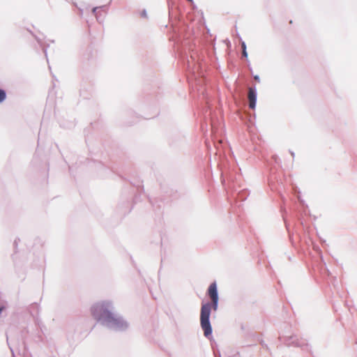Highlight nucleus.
<instances>
[{
  "instance_id": "obj_3",
  "label": "nucleus",
  "mask_w": 357,
  "mask_h": 357,
  "mask_svg": "<svg viewBox=\"0 0 357 357\" xmlns=\"http://www.w3.org/2000/svg\"><path fill=\"white\" fill-rule=\"evenodd\" d=\"M248 98L249 100V107L251 109H255L256 106L257 95L255 89L249 88Z\"/></svg>"
},
{
  "instance_id": "obj_2",
  "label": "nucleus",
  "mask_w": 357,
  "mask_h": 357,
  "mask_svg": "<svg viewBox=\"0 0 357 357\" xmlns=\"http://www.w3.org/2000/svg\"><path fill=\"white\" fill-rule=\"evenodd\" d=\"M93 315L98 319L108 322H116L118 319L107 308L104 304L97 305L93 309Z\"/></svg>"
},
{
  "instance_id": "obj_5",
  "label": "nucleus",
  "mask_w": 357,
  "mask_h": 357,
  "mask_svg": "<svg viewBox=\"0 0 357 357\" xmlns=\"http://www.w3.org/2000/svg\"><path fill=\"white\" fill-rule=\"evenodd\" d=\"M6 92L3 90L0 89V103L2 102L6 99Z\"/></svg>"
},
{
  "instance_id": "obj_6",
  "label": "nucleus",
  "mask_w": 357,
  "mask_h": 357,
  "mask_svg": "<svg viewBox=\"0 0 357 357\" xmlns=\"http://www.w3.org/2000/svg\"><path fill=\"white\" fill-rule=\"evenodd\" d=\"M255 79L257 80V81H259V77L258 76H255Z\"/></svg>"
},
{
  "instance_id": "obj_4",
  "label": "nucleus",
  "mask_w": 357,
  "mask_h": 357,
  "mask_svg": "<svg viewBox=\"0 0 357 357\" xmlns=\"http://www.w3.org/2000/svg\"><path fill=\"white\" fill-rule=\"evenodd\" d=\"M241 47H242V55L245 58L248 57V53L246 51V45H245V42L241 43Z\"/></svg>"
},
{
  "instance_id": "obj_1",
  "label": "nucleus",
  "mask_w": 357,
  "mask_h": 357,
  "mask_svg": "<svg viewBox=\"0 0 357 357\" xmlns=\"http://www.w3.org/2000/svg\"><path fill=\"white\" fill-rule=\"evenodd\" d=\"M208 294L212 301V303H204L202 305L200 313V324L206 337L212 333V328L209 321V317L211 309L217 310L218 303V296L217 286L215 282L210 284L208 289Z\"/></svg>"
}]
</instances>
